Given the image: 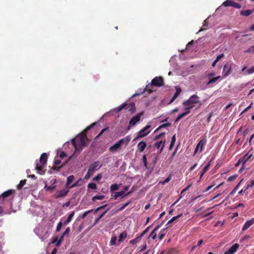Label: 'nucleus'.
I'll return each instance as SVG.
<instances>
[{
  "label": "nucleus",
  "instance_id": "obj_29",
  "mask_svg": "<svg viewBox=\"0 0 254 254\" xmlns=\"http://www.w3.org/2000/svg\"><path fill=\"white\" fill-rule=\"evenodd\" d=\"M119 189V186L118 185H117L116 184H112L110 187V191L112 194H113L114 191L118 190Z\"/></svg>",
  "mask_w": 254,
  "mask_h": 254
},
{
  "label": "nucleus",
  "instance_id": "obj_15",
  "mask_svg": "<svg viewBox=\"0 0 254 254\" xmlns=\"http://www.w3.org/2000/svg\"><path fill=\"white\" fill-rule=\"evenodd\" d=\"M122 144L120 143V141H119L115 144H114L113 145L111 146L109 148V150L110 151L115 152L118 149L122 147Z\"/></svg>",
  "mask_w": 254,
  "mask_h": 254
},
{
  "label": "nucleus",
  "instance_id": "obj_49",
  "mask_svg": "<svg viewBox=\"0 0 254 254\" xmlns=\"http://www.w3.org/2000/svg\"><path fill=\"white\" fill-rule=\"evenodd\" d=\"M140 240V238H138V237H136V238H135V239H133V240H131L130 241V243L131 244H134L136 243H137V242H138V241Z\"/></svg>",
  "mask_w": 254,
  "mask_h": 254
},
{
  "label": "nucleus",
  "instance_id": "obj_33",
  "mask_svg": "<svg viewBox=\"0 0 254 254\" xmlns=\"http://www.w3.org/2000/svg\"><path fill=\"white\" fill-rule=\"evenodd\" d=\"M26 180H21L17 185V188L18 189L20 190L22 188V187L26 184Z\"/></svg>",
  "mask_w": 254,
  "mask_h": 254
},
{
  "label": "nucleus",
  "instance_id": "obj_35",
  "mask_svg": "<svg viewBox=\"0 0 254 254\" xmlns=\"http://www.w3.org/2000/svg\"><path fill=\"white\" fill-rule=\"evenodd\" d=\"M108 210L104 211L103 213H102L98 218H97L94 222V224H97L99 221L100 220V219L104 216V215L106 213Z\"/></svg>",
  "mask_w": 254,
  "mask_h": 254
},
{
  "label": "nucleus",
  "instance_id": "obj_14",
  "mask_svg": "<svg viewBox=\"0 0 254 254\" xmlns=\"http://www.w3.org/2000/svg\"><path fill=\"white\" fill-rule=\"evenodd\" d=\"M253 224H254V218H252V219L246 221L242 228V231H245L247 230Z\"/></svg>",
  "mask_w": 254,
  "mask_h": 254
},
{
  "label": "nucleus",
  "instance_id": "obj_1",
  "mask_svg": "<svg viewBox=\"0 0 254 254\" xmlns=\"http://www.w3.org/2000/svg\"><path fill=\"white\" fill-rule=\"evenodd\" d=\"M88 139L86 133H82L78 135L75 139H72L71 142L75 149H77V146L78 145L79 147L82 149L88 145Z\"/></svg>",
  "mask_w": 254,
  "mask_h": 254
},
{
  "label": "nucleus",
  "instance_id": "obj_43",
  "mask_svg": "<svg viewBox=\"0 0 254 254\" xmlns=\"http://www.w3.org/2000/svg\"><path fill=\"white\" fill-rule=\"evenodd\" d=\"M116 240H117L116 237H115V236L112 237L111 238V241H110V245H111V246L114 245L116 244Z\"/></svg>",
  "mask_w": 254,
  "mask_h": 254
},
{
  "label": "nucleus",
  "instance_id": "obj_41",
  "mask_svg": "<svg viewBox=\"0 0 254 254\" xmlns=\"http://www.w3.org/2000/svg\"><path fill=\"white\" fill-rule=\"evenodd\" d=\"M93 174L92 173L89 172V171L88 170V171L84 177V179L86 180L89 179Z\"/></svg>",
  "mask_w": 254,
  "mask_h": 254
},
{
  "label": "nucleus",
  "instance_id": "obj_20",
  "mask_svg": "<svg viewBox=\"0 0 254 254\" xmlns=\"http://www.w3.org/2000/svg\"><path fill=\"white\" fill-rule=\"evenodd\" d=\"M181 92V89L180 88L178 87V88H177L175 93L174 94V95H173V97L172 98L170 101V103H172L178 97Z\"/></svg>",
  "mask_w": 254,
  "mask_h": 254
},
{
  "label": "nucleus",
  "instance_id": "obj_63",
  "mask_svg": "<svg viewBox=\"0 0 254 254\" xmlns=\"http://www.w3.org/2000/svg\"><path fill=\"white\" fill-rule=\"evenodd\" d=\"M170 180H171V177L169 176L167 178H166L164 180V182L163 183V184H166L167 183H168L170 181Z\"/></svg>",
  "mask_w": 254,
  "mask_h": 254
},
{
  "label": "nucleus",
  "instance_id": "obj_61",
  "mask_svg": "<svg viewBox=\"0 0 254 254\" xmlns=\"http://www.w3.org/2000/svg\"><path fill=\"white\" fill-rule=\"evenodd\" d=\"M253 186H254V181L252 180L251 182V184L247 185V189L249 188L252 187Z\"/></svg>",
  "mask_w": 254,
  "mask_h": 254
},
{
  "label": "nucleus",
  "instance_id": "obj_40",
  "mask_svg": "<svg viewBox=\"0 0 254 254\" xmlns=\"http://www.w3.org/2000/svg\"><path fill=\"white\" fill-rule=\"evenodd\" d=\"M150 228V227H147L145 230H144L140 234L139 236H138V238H141L143 236H144L149 230Z\"/></svg>",
  "mask_w": 254,
  "mask_h": 254
},
{
  "label": "nucleus",
  "instance_id": "obj_5",
  "mask_svg": "<svg viewBox=\"0 0 254 254\" xmlns=\"http://www.w3.org/2000/svg\"><path fill=\"white\" fill-rule=\"evenodd\" d=\"M236 65L233 63H226L223 66L222 72V77L226 78L230 75L232 72V70Z\"/></svg>",
  "mask_w": 254,
  "mask_h": 254
},
{
  "label": "nucleus",
  "instance_id": "obj_38",
  "mask_svg": "<svg viewBox=\"0 0 254 254\" xmlns=\"http://www.w3.org/2000/svg\"><path fill=\"white\" fill-rule=\"evenodd\" d=\"M131 203V200H129L124 204L122 207L118 209V211H120L124 209L127 206Z\"/></svg>",
  "mask_w": 254,
  "mask_h": 254
},
{
  "label": "nucleus",
  "instance_id": "obj_54",
  "mask_svg": "<svg viewBox=\"0 0 254 254\" xmlns=\"http://www.w3.org/2000/svg\"><path fill=\"white\" fill-rule=\"evenodd\" d=\"M61 163V161L58 159H55L54 162V165H59Z\"/></svg>",
  "mask_w": 254,
  "mask_h": 254
},
{
  "label": "nucleus",
  "instance_id": "obj_34",
  "mask_svg": "<svg viewBox=\"0 0 254 254\" xmlns=\"http://www.w3.org/2000/svg\"><path fill=\"white\" fill-rule=\"evenodd\" d=\"M43 166L44 165L42 164L41 165H39L38 164H37L36 166V169L38 171V173L42 175L44 174L45 172H42V173H41L40 172L42 171V170L43 169Z\"/></svg>",
  "mask_w": 254,
  "mask_h": 254
},
{
  "label": "nucleus",
  "instance_id": "obj_22",
  "mask_svg": "<svg viewBox=\"0 0 254 254\" xmlns=\"http://www.w3.org/2000/svg\"><path fill=\"white\" fill-rule=\"evenodd\" d=\"M69 159V158L67 161H66L62 165H61L60 166H57V165H54L51 168V170L56 171L57 172L59 171V170L61 168H62L67 163V162L68 161Z\"/></svg>",
  "mask_w": 254,
  "mask_h": 254
},
{
  "label": "nucleus",
  "instance_id": "obj_53",
  "mask_svg": "<svg viewBox=\"0 0 254 254\" xmlns=\"http://www.w3.org/2000/svg\"><path fill=\"white\" fill-rule=\"evenodd\" d=\"M224 57V54H220L217 56L216 59L215 60H216V61L218 62Z\"/></svg>",
  "mask_w": 254,
  "mask_h": 254
},
{
  "label": "nucleus",
  "instance_id": "obj_17",
  "mask_svg": "<svg viewBox=\"0 0 254 254\" xmlns=\"http://www.w3.org/2000/svg\"><path fill=\"white\" fill-rule=\"evenodd\" d=\"M165 142V140H164V141H160L155 142L154 144L155 147H156L157 148H159L160 147H161V150L160 151V153H161V152L162 151L164 147Z\"/></svg>",
  "mask_w": 254,
  "mask_h": 254
},
{
  "label": "nucleus",
  "instance_id": "obj_4",
  "mask_svg": "<svg viewBox=\"0 0 254 254\" xmlns=\"http://www.w3.org/2000/svg\"><path fill=\"white\" fill-rule=\"evenodd\" d=\"M123 109H128V111L131 113H134L136 110L135 105L134 103L131 102L128 104L126 103H124L118 108H116L115 110L117 113H119Z\"/></svg>",
  "mask_w": 254,
  "mask_h": 254
},
{
  "label": "nucleus",
  "instance_id": "obj_64",
  "mask_svg": "<svg viewBox=\"0 0 254 254\" xmlns=\"http://www.w3.org/2000/svg\"><path fill=\"white\" fill-rule=\"evenodd\" d=\"M176 134H174L172 137V140H171V142L172 143H175V142H176Z\"/></svg>",
  "mask_w": 254,
  "mask_h": 254
},
{
  "label": "nucleus",
  "instance_id": "obj_52",
  "mask_svg": "<svg viewBox=\"0 0 254 254\" xmlns=\"http://www.w3.org/2000/svg\"><path fill=\"white\" fill-rule=\"evenodd\" d=\"M165 132H162L155 136V139H158L165 135Z\"/></svg>",
  "mask_w": 254,
  "mask_h": 254
},
{
  "label": "nucleus",
  "instance_id": "obj_45",
  "mask_svg": "<svg viewBox=\"0 0 254 254\" xmlns=\"http://www.w3.org/2000/svg\"><path fill=\"white\" fill-rule=\"evenodd\" d=\"M63 225V223L62 222H60L58 223V226L57 227L56 231L57 232H59L61 230Z\"/></svg>",
  "mask_w": 254,
  "mask_h": 254
},
{
  "label": "nucleus",
  "instance_id": "obj_18",
  "mask_svg": "<svg viewBox=\"0 0 254 254\" xmlns=\"http://www.w3.org/2000/svg\"><path fill=\"white\" fill-rule=\"evenodd\" d=\"M146 146V142L144 141H140L137 144V148L140 152H142L144 151Z\"/></svg>",
  "mask_w": 254,
  "mask_h": 254
},
{
  "label": "nucleus",
  "instance_id": "obj_31",
  "mask_svg": "<svg viewBox=\"0 0 254 254\" xmlns=\"http://www.w3.org/2000/svg\"><path fill=\"white\" fill-rule=\"evenodd\" d=\"M183 216L182 214H179L176 216L173 217L172 218H171L167 223V225H169V224L173 222L175 220H176L177 219L180 218Z\"/></svg>",
  "mask_w": 254,
  "mask_h": 254
},
{
  "label": "nucleus",
  "instance_id": "obj_62",
  "mask_svg": "<svg viewBox=\"0 0 254 254\" xmlns=\"http://www.w3.org/2000/svg\"><path fill=\"white\" fill-rule=\"evenodd\" d=\"M253 105V103H251V104L250 105V106H249L248 107H247L246 108H245L243 111L242 112V113H245L246 112V111H247L249 109H250L251 108V106L252 105Z\"/></svg>",
  "mask_w": 254,
  "mask_h": 254
},
{
  "label": "nucleus",
  "instance_id": "obj_39",
  "mask_svg": "<svg viewBox=\"0 0 254 254\" xmlns=\"http://www.w3.org/2000/svg\"><path fill=\"white\" fill-rule=\"evenodd\" d=\"M88 188L92 190H96L97 189V185L95 183H91L88 185Z\"/></svg>",
  "mask_w": 254,
  "mask_h": 254
},
{
  "label": "nucleus",
  "instance_id": "obj_36",
  "mask_svg": "<svg viewBox=\"0 0 254 254\" xmlns=\"http://www.w3.org/2000/svg\"><path fill=\"white\" fill-rule=\"evenodd\" d=\"M105 198V196L103 195H95L92 198V201H95L97 199L102 200Z\"/></svg>",
  "mask_w": 254,
  "mask_h": 254
},
{
  "label": "nucleus",
  "instance_id": "obj_32",
  "mask_svg": "<svg viewBox=\"0 0 254 254\" xmlns=\"http://www.w3.org/2000/svg\"><path fill=\"white\" fill-rule=\"evenodd\" d=\"M220 78H221L220 76H217L215 77H212L209 80V81L207 82V84L208 85V84H210L211 83H213L215 82L217 80L220 79Z\"/></svg>",
  "mask_w": 254,
  "mask_h": 254
},
{
  "label": "nucleus",
  "instance_id": "obj_28",
  "mask_svg": "<svg viewBox=\"0 0 254 254\" xmlns=\"http://www.w3.org/2000/svg\"><path fill=\"white\" fill-rule=\"evenodd\" d=\"M83 183V180L81 178L78 179L75 183L70 186L69 188H73L77 186H80Z\"/></svg>",
  "mask_w": 254,
  "mask_h": 254
},
{
  "label": "nucleus",
  "instance_id": "obj_16",
  "mask_svg": "<svg viewBox=\"0 0 254 254\" xmlns=\"http://www.w3.org/2000/svg\"><path fill=\"white\" fill-rule=\"evenodd\" d=\"M48 159V155L46 153H43L41 154L40 158V162L43 165H45L47 163Z\"/></svg>",
  "mask_w": 254,
  "mask_h": 254
},
{
  "label": "nucleus",
  "instance_id": "obj_25",
  "mask_svg": "<svg viewBox=\"0 0 254 254\" xmlns=\"http://www.w3.org/2000/svg\"><path fill=\"white\" fill-rule=\"evenodd\" d=\"M190 111H187V110H186V111L182 114H181L180 115H179L177 118H176V122L179 121V120H180L182 118H183L184 117H185V116H186L187 115L189 114L190 113Z\"/></svg>",
  "mask_w": 254,
  "mask_h": 254
},
{
  "label": "nucleus",
  "instance_id": "obj_57",
  "mask_svg": "<svg viewBox=\"0 0 254 254\" xmlns=\"http://www.w3.org/2000/svg\"><path fill=\"white\" fill-rule=\"evenodd\" d=\"M213 112H211L209 113V115L206 120L207 123H209L211 121V118L212 116H213Z\"/></svg>",
  "mask_w": 254,
  "mask_h": 254
},
{
  "label": "nucleus",
  "instance_id": "obj_10",
  "mask_svg": "<svg viewBox=\"0 0 254 254\" xmlns=\"http://www.w3.org/2000/svg\"><path fill=\"white\" fill-rule=\"evenodd\" d=\"M143 112L137 114L136 116L132 117L129 121V125L134 126L140 120V117L143 115Z\"/></svg>",
  "mask_w": 254,
  "mask_h": 254
},
{
  "label": "nucleus",
  "instance_id": "obj_47",
  "mask_svg": "<svg viewBox=\"0 0 254 254\" xmlns=\"http://www.w3.org/2000/svg\"><path fill=\"white\" fill-rule=\"evenodd\" d=\"M246 52L252 54L254 53V46H252L250 47V48L248 49Z\"/></svg>",
  "mask_w": 254,
  "mask_h": 254
},
{
  "label": "nucleus",
  "instance_id": "obj_58",
  "mask_svg": "<svg viewBox=\"0 0 254 254\" xmlns=\"http://www.w3.org/2000/svg\"><path fill=\"white\" fill-rule=\"evenodd\" d=\"M165 236V233H163L162 232H160V233H159V239L160 240H161L164 238Z\"/></svg>",
  "mask_w": 254,
  "mask_h": 254
},
{
  "label": "nucleus",
  "instance_id": "obj_46",
  "mask_svg": "<svg viewBox=\"0 0 254 254\" xmlns=\"http://www.w3.org/2000/svg\"><path fill=\"white\" fill-rule=\"evenodd\" d=\"M93 211V209L89 210L88 211H86L84 212V213L81 216L82 218H84L89 213Z\"/></svg>",
  "mask_w": 254,
  "mask_h": 254
},
{
  "label": "nucleus",
  "instance_id": "obj_24",
  "mask_svg": "<svg viewBox=\"0 0 254 254\" xmlns=\"http://www.w3.org/2000/svg\"><path fill=\"white\" fill-rule=\"evenodd\" d=\"M160 228V225L157 226L154 230L152 231L151 234L149 235V237H151L153 240H155L156 238V231Z\"/></svg>",
  "mask_w": 254,
  "mask_h": 254
},
{
  "label": "nucleus",
  "instance_id": "obj_19",
  "mask_svg": "<svg viewBox=\"0 0 254 254\" xmlns=\"http://www.w3.org/2000/svg\"><path fill=\"white\" fill-rule=\"evenodd\" d=\"M130 139H131L129 135H128V136H126L125 137L120 139L119 140V141H120V143H121L122 145L123 144H125V145H127L130 142Z\"/></svg>",
  "mask_w": 254,
  "mask_h": 254
},
{
  "label": "nucleus",
  "instance_id": "obj_27",
  "mask_svg": "<svg viewBox=\"0 0 254 254\" xmlns=\"http://www.w3.org/2000/svg\"><path fill=\"white\" fill-rule=\"evenodd\" d=\"M252 13L253 11L252 10L248 9L241 11L240 14L242 16H248Z\"/></svg>",
  "mask_w": 254,
  "mask_h": 254
},
{
  "label": "nucleus",
  "instance_id": "obj_12",
  "mask_svg": "<svg viewBox=\"0 0 254 254\" xmlns=\"http://www.w3.org/2000/svg\"><path fill=\"white\" fill-rule=\"evenodd\" d=\"M239 248V245L238 244H235L231 247H230L229 250L225 252L227 254H235L238 250Z\"/></svg>",
  "mask_w": 254,
  "mask_h": 254
},
{
  "label": "nucleus",
  "instance_id": "obj_44",
  "mask_svg": "<svg viewBox=\"0 0 254 254\" xmlns=\"http://www.w3.org/2000/svg\"><path fill=\"white\" fill-rule=\"evenodd\" d=\"M210 165V161L206 165L203 169L202 172L203 173H205V172L209 169Z\"/></svg>",
  "mask_w": 254,
  "mask_h": 254
},
{
  "label": "nucleus",
  "instance_id": "obj_60",
  "mask_svg": "<svg viewBox=\"0 0 254 254\" xmlns=\"http://www.w3.org/2000/svg\"><path fill=\"white\" fill-rule=\"evenodd\" d=\"M177 152V149L173 152V153L172 154L171 156L170 157V161H172L174 157L175 156Z\"/></svg>",
  "mask_w": 254,
  "mask_h": 254
},
{
  "label": "nucleus",
  "instance_id": "obj_11",
  "mask_svg": "<svg viewBox=\"0 0 254 254\" xmlns=\"http://www.w3.org/2000/svg\"><path fill=\"white\" fill-rule=\"evenodd\" d=\"M101 166H99V161H95L89 166L88 170L89 171V172H91L93 174L94 172L100 168Z\"/></svg>",
  "mask_w": 254,
  "mask_h": 254
},
{
  "label": "nucleus",
  "instance_id": "obj_13",
  "mask_svg": "<svg viewBox=\"0 0 254 254\" xmlns=\"http://www.w3.org/2000/svg\"><path fill=\"white\" fill-rule=\"evenodd\" d=\"M67 189L68 188L63 189L59 191H58L56 194V197L60 198L65 196L69 192V190Z\"/></svg>",
  "mask_w": 254,
  "mask_h": 254
},
{
  "label": "nucleus",
  "instance_id": "obj_56",
  "mask_svg": "<svg viewBox=\"0 0 254 254\" xmlns=\"http://www.w3.org/2000/svg\"><path fill=\"white\" fill-rule=\"evenodd\" d=\"M66 156V154L64 151H62L59 155V157L61 159H63Z\"/></svg>",
  "mask_w": 254,
  "mask_h": 254
},
{
  "label": "nucleus",
  "instance_id": "obj_59",
  "mask_svg": "<svg viewBox=\"0 0 254 254\" xmlns=\"http://www.w3.org/2000/svg\"><path fill=\"white\" fill-rule=\"evenodd\" d=\"M237 177V176H231L230 177H229L228 179H227V181L228 182H231L232 181H233L234 180V179Z\"/></svg>",
  "mask_w": 254,
  "mask_h": 254
},
{
  "label": "nucleus",
  "instance_id": "obj_23",
  "mask_svg": "<svg viewBox=\"0 0 254 254\" xmlns=\"http://www.w3.org/2000/svg\"><path fill=\"white\" fill-rule=\"evenodd\" d=\"M74 179V177L73 175H71L67 177V182L65 184V186H66V188L69 189V187H70L69 185L71 183H72Z\"/></svg>",
  "mask_w": 254,
  "mask_h": 254
},
{
  "label": "nucleus",
  "instance_id": "obj_37",
  "mask_svg": "<svg viewBox=\"0 0 254 254\" xmlns=\"http://www.w3.org/2000/svg\"><path fill=\"white\" fill-rule=\"evenodd\" d=\"M171 126V124L170 123H167L166 124H162L161 125H160L157 129L156 130H155L156 131L158 130L159 129L162 128H164V127H169Z\"/></svg>",
  "mask_w": 254,
  "mask_h": 254
},
{
  "label": "nucleus",
  "instance_id": "obj_2",
  "mask_svg": "<svg viewBox=\"0 0 254 254\" xmlns=\"http://www.w3.org/2000/svg\"><path fill=\"white\" fill-rule=\"evenodd\" d=\"M200 102L199 97L196 94L192 95L189 99L184 102L183 105L185 107V110L190 111V109L194 106L195 104Z\"/></svg>",
  "mask_w": 254,
  "mask_h": 254
},
{
  "label": "nucleus",
  "instance_id": "obj_55",
  "mask_svg": "<svg viewBox=\"0 0 254 254\" xmlns=\"http://www.w3.org/2000/svg\"><path fill=\"white\" fill-rule=\"evenodd\" d=\"M108 129V127L105 128L103 129L98 134L97 136L95 137V138H97L98 137H99L102 134H103L106 130Z\"/></svg>",
  "mask_w": 254,
  "mask_h": 254
},
{
  "label": "nucleus",
  "instance_id": "obj_30",
  "mask_svg": "<svg viewBox=\"0 0 254 254\" xmlns=\"http://www.w3.org/2000/svg\"><path fill=\"white\" fill-rule=\"evenodd\" d=\"M127 234L126 232H122L120 234L119 236V242H123L127 237Z\"/></svg>",
  "mask_w": 254,
  "mask_h": 254
},
{
  "label": "nucleus",
  "instance_id": "obj_42",
  "mask_svg": "<svg viewBox=\"0 0 254 254\" xmlns=\"http://www.w3.org/2000/svg\"><path fill=\"white\" fill-rule=\"evenodd\" d=\"M142 161L144 164V166L145 167V168H147V158L145 155H144L142 156Z\"/></svg>",
  "mask_w": 254,
  "mask_h": 254
},
{
  "label": "nucleus",
  "instance_id": "obj_6",
  "mask_svg": "<svg viewBox=\"0 0 254 254\" xmlns=\"http://www.w3.org/2000/svg\"><path fill=\"white\" fill-rule=\"evenodd\" d=\"M150 127V125H147L143 127L138 132L137 136L134 139V140H135L146 136L150 131V130H148Z\"/></svg>",
  "mask_w": 254,
  "mask_h": 254
},
{
  "label": "nucleus",
  "instance_id": "obj_51",
  "mask_svg": "<svg viewBox=\"0 0 254 254\" xmlns=\"http://www.w3.org/2000/svg\"><path fill=\"white\" fill-rule=\"evenodd\" d=\"M254 72V66L247 70V73L249 74Z\"/></svg>",
  "mask_w": 254,
  "mask_h": 254
},
{
  "label": "nucleus",
  "instance_id": "obj_26",
  "mask_svg": "<svg viewBox=\"0 0 254 254\" xmlns=\"http://www.w3.org/2000/svg\"><path fill=\"white\" fill-rule=\"evenodd\" d=\"M56 182V179H54V182H53V184H52V186H48L47 185H46L45 186V189L46 190V191H52L54 189H55L56 188V186L54 185L55 183Z\"/></svg>",
  "mask_w": 254,
  "mask_h": 254
},
{
  "label": "nucleus",
  "instance_id": "obj_7",
  "mask_svg": "<svg viewBox=\"0 0 254 254\" xmlns=\"http://www.w3.org/2000/svg\"><path fill=\"white\" fill-rule=\"evenodd\" d=\"M222 5L225 6V7L231 6V7H235V8H238V9H239L241 7V4L233 1L232 0H225V1H224L223 2Z\"/></svg>",
  "mask_w": 254,
  "mask_h": 254
},
{
  "label": "nucleus",
  "instance_id": "obj_3",
  "mask_svg": "<svg viewBox=\"0 0 254 254\" xmlns=\"http://www.w3.org/2000/svg\"><path fill=\"white\" fill-rule=\"evenodd\" d=\"M14 190H8L0 195V203H3L4 201H9L13 198Z\"/></svg>",
  "mask_w": 254,
  "mask_h": 254
},
{
  "label": "nucleus",
  "instance_id": "obj_8",
  "mask_svg": "<svg viewBox=\"0 0 254 254\" xmlns=\"http://www.w3.org/2000/svg\"><path fill=\"white\" fill-rule=\"evenodd\" d=\"M151 84L155 86L161 87L164 85V80L162 77H155L151 81Z\"/></svg>",
  "mask_w": 254,
  "mask_h": 254
},
{
  "label": "nucleus",
  "instance_id": "obj_9",
  "mask_svg": "<svg viewBox=\"0 0 254 254\" xmlns=\"http://www.w3.org/2000/svg\"><path fill=\"white\" fill-rule=\"evenodd\" d=\"M131 191H130L126 193H125V191L122 190L121 191L115 192L114 194H112L111 196L115 199H116L118 197L122 196L121 198H123L125 196H126L131 193Z\"/></svg>",
  "mask_w": 254,
  "mask_h": 254
},
{
  "label": "nucleus",
  "instance_id": "obj_50",
  "mask_svg": "<svg viewBox=\"0 0 254 254\" xmlns=\"http://www.w3.org/2000/svg\"><path fill=\"white\" fill-rule=\"evenodd\" d=\"M74 211H72V212H71L69 214V215H68V217H67V219L69 221H71V220H72V218H73V216H74Z\"/></svg>",
  "mask_w": 254,
  "mask_h": 254
},
{
  "label": "nucleus",
  "instance_id": "obj_21",
  "mask_svg": "<svg viewBox=\"0 0 254 254\" xmlns=\"http://www.w3.org/2000/svg\"><path fill=\"white\" fill-rule=\"evenodd\" d=\"M206 140L205 138H203L199 141L196 145L197 148L200 149V151L202 150L203 146L206 144Z\"/></svg>",
  "mask_w": 254,
  "mask_h": 254
},
{
  "label": "nucleus",
  "instance_id": "obj_48",
  "mask_svg": "<svg viewBox=\"0 0 254 254\" xmlns=\"http://www.w3.org/2000/svg\"><path fill=\"white\" fill-rule=\"evenodd\" d=\"M101 178H102V175H101V174H99L93 178V181H98L101 180Z\"/></svg>",
  "mask_w": 254,
  "mask_h": 254
}]
</instances>
